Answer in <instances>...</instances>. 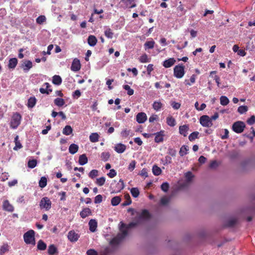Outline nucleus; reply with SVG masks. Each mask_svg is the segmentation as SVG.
Masks as SVG:
<instances>
[{
  "mask_svg": "<svg viewBox=\"0 0 255 255\" xmlns=\"http://www.w3.org/2000/svg\"><path fill=\"white\" fill-rule=\"evenodd\" d=\"M121 226L120 230L121 233H119L117 236L114 238L111 241L110 244L113 245H117L119 244L121 241L128 235V229L134 227L140 223L139 221L132 222L126 225L124 223L121 222Z\"/></svg>",
  "mask_w": 255,
  "mask_h": 255,
  "instance_id": "obj_1",
  "label": "nucleus"
},
{
  "mask_svg": "<svg viewBox=\"0 0 255 255\" xmlns=\"http://www.w3.org/2000/svg\"><path fill=\"white\" fill-rule=\"evenodd\" d=\"M23 240L27 245H35V232L33 230H30L23 235Z\"/></svg>",
  "mask_w": 255,
  "mask_h": 255,
  "instance_id": "obj_2",
  "label": "nucleus"
},
{
  "mask_svg": "<svg viewBox=\"0 0 255 255\" xmlns=\"http://www.w3.org/2000/svg\"><path fill=\"white\" fill-rule=\"evenodd\" d=\"M21 116L17 112L14 113L10 121V127L13 129L16 128L20 124Z\"/></svg>",
  "mask_w": 255,
  "mask_h": 255,
  "instance_id": "obj_3",
  "label": "nucleus"
},
{
  "mask_svg": "<svg viewBox=\"0 0 255 255\" xmlns=\"http://www.w3.org/2000/svg\"><path fill=\"white\" fill-rule=\"evenodd\" d=\"M51 201L47 197L42 198L39 202V207L41 209H45L46 211L49 210L51 208Z\"/></svg>",
  "mask_w": 255,
  "mask_h": 255,
  "instance_id": "obj_4",
  "label": "nucleus"
},
{
  "mask_svg": "<svg viewBox=\"0 0 255 255\" xmlns=\"http://www.w3.org/2000/svg\"><path fill=\"white\" fill-rule=\"evenodd\" d=\"M245 127L246 125L243 122L237 121L233 124L232 129L235 132L240 133L243 132Z\"/></svg>",
  "mask_w": 255,
  "mask_h": 255,
  "instance_id": "obj_5",
  "label": "nucleus"
},
{
  "mask_svg": "<svg viewBox=\"0 0 255 255\" xmlns=\"http://www.w3.org/2000/svg\"><path fill=\"white\" fill-rule=\"evenodd\" d=\"M185 74L184 66L182 64L176 65L174 68V76L177 78H181Z\"/></svg>",
  "mask_w": 255,
  "mask_h": 255,
  "instance_id": "obj_6",
  "label": "nucleus"
},
{
  "mask_svg": "<svg viewBox=\"0 0 255 255\" xmlns=\"http://www.w3.org/2000/svg\"><path fill=\"white\" fill-rule=\"evenodd\" d=\"M201 125L204 127H210L212 126V122L209 116L206 115L202 116L200 118Z\"/></svg>",
  "mask_w": 255,
  "mask_h": 255,
  "instance_id": "obj_7",
  "label": "nucleus"
},
{
  "mask_svg": "<svg viewBox=\"0 0 255 255\" xmlns=\"http://www.w3.org/2000/svg\"><path fill=\"white\" fill-rule=\"evenodd\" d=\"M67 237L71 242H76L80 238V235L76 233L74 230H71L68 232Z\"/></svg>",
  "mask_w": 255,
  "mask_h": 255,
  "instance_id": "obj_8",
  "label": "nucleus"
},
{
  "mask_svg": "<svg viewBox=\"0 0 255 255\" xmlns=\"http://www.w3.org/2000/svg\"><path fill=\"white\" fill-rule=\"evenodd\" d=\"M80 69L81 64L80 60L77 58L74 59L71 67V70L74 72H77Z\"/></svg>",
  "mask_w": 255,
  "mask_h": 255,
  "instance_id": "obj_9",
  "label": "nucleus"
},
{
  "mask_svg": "<svg viewBox=\"0 0 255 255\" xmlns=\"http://www.w3.org/2000/svg\"><path fill=\"white\" fill-rule=\"evenodd\" d=\"M2 209L3 210L9 212H12L14 211L13 206L10 204L7 200H4L3 202Z\"/></svg>",
  "mask_w": 255,
  "mask_h": 255,
  "instance_id": "obj_10",
  "label": "nucleus"
},
{
  "mask_svg": "<svg viewBox=\"0 0 255 255\" xmlns=\"http://www.w3.org/2000/svg\"><path fill=\"white\" fill-rule=\"evenodd\" d=\"M114 182L116 184V186L114 187V192L116 193H118L120 192L124 188L125 185L124 181L122 179H120L119 182L116 183V181L114 180Z\"/></svg>",
  "mask_w": 255,
  "mask_h": 255,
  "instance_id": "obj_11",
  "label": "nucleus"
},
{
  "mask_svg": "<svg viewBox=\"0 0 255 255\" xmlns=\"http://www.w3.org/2000/svg\"><path fill=\"white\" fill-rule=\"evenodd\" d=\"M147 120V116L145 113L143 112L139 113L136 116V120L139 124L144 123Z\"/></svg>",
  "mask_w": 255,
  "mask_h": 255,
  "instance_id": "obj_12",
  "label": "nucleus"
},
{
  "mask_svg": "<svg viewBox=\"0 0 255 255\" xmlns=\"http://www.w3.org/2000/svg\"><path fill=\"white\" fill-rule=\"evenodd\" d=\"M164 130H160V131L157 132L156 133H154V141L155 142L159 143L163 141V137L164 136Z\"/></svg>",
  "mask_w": 255,
  "mask_h": 255,
  "instance_id": "obj_13",
  "label": "nucleus"
},
{
  "mask_svg": "<svg viewBox=\"0 0 255 255\" xmlns=\"http://www.w3.org/2000/svg\"><path fill=\"white\" fill-rule=\"evenodd\" d=\"M186 11V10L184 8L183 5L180 1L179 2V5L176 8L177 15L178 16L181 17L185 14Z\"/></svg>",
  "mask_w": 255,
  "mask_h": 255,
  "instance_id": "obj_14",
  "label": "nucleus"
},
{
  "mask_svg": "<svg viewBox=\"0 0 255 255\" xmlns=\"http://www.w3.org/2000/svg\"><path fill=\"white\" fill-rule=\"evenodd\" d=\"M150 218V214L147 210H143L138 217V220L140 221L141 220H147Z\"/></svg>",
  "mask_w": 255,
  "mask_h": 255,
  "instance_id": "obj_15",
  "label": "nucleus"
},
{
  "mask_svg": "<svg viewBox=\"0 0 255 255\" xmlns=\"http://www.w3.org/2000/svg\"><path fill=\"white\" fill-rule=\"evenodd\" d=\"M175 62H176V61L174 59V58H170L167 60H165L163 62L162 65L165 68H169V67H171L172 66H173L174 64V63H175Z\"/></svg>",
  "mask_w": 255,
  "mask_h": 255,
  "instance_id": "obj_16",
  "label": "nucleus"
},
{
  "mask_svg": "<svg viewBox=\"0 0 255 255\" xmlns=\"http://www.w3.org/2000/svg\"><path fill=\"white\" fill-rule=\"evenodd\" d=\"M44 85L46 86V88H40L39 91L41 94H49L52 91V89H50V85L48 83H45Z\"/></svg>",
  "mask_w": 255,
  "mask_h": 255,
  "instance_id": "obj_17",
  "label": "nucleus"
},
{
  "mask_svg": "<svg viewBox=\"0 0 255 255\" xmlns=\"http://www.w3.org/2000/svg\"><path fill=\"white\" fill-rule=\"evenodd\" d=\"M126 149V146L122 143L117 144L115 146V150L119 153H123Z\"/></svg>",
  "mask_w": 255,
  "mask_h": 255,
  "instance_id": "obj_18",
  "label": "nucleus"
},
{
  "mask_svg": "<svg viewBox=\"0 0 255 255\" xmlns=\"http://www.w3.org/2000/svg\"><path fill=\"white\" fill-rule=\"evenodd\" d=\"M89 230L92 232H94L96 231L97 227V222L94 219H91L90 220L89 222Z\"/></svg>",
  "mask_w": 255,
  "mask_h": 255,
  "instance_id": "obj_19",
  "label": "nucleus"
},
{
  "mask_svg": "<svg viewBox=\"0 0 255 255\" xmlns=\"http://www.w3.org/2000/svg\"><path fill=\"white\" fill-rule=\"evenodd\" d=\"M189 130V127L186 125L181 126L179 127V130L180 134L183 135L184 136H186L187 135V131Z\"/></svg>",
  "mask_w": 255,
  "mask_h": 255,
  "instance_id": "obj_20",
  "label": "nucleus"
},
{
  "mask_svg": "<svg viewBox=\"0 0 255 255\" xmlns=\"http://www.w3.org/2000/svg\"><path fill=\"white\" fill-rule=\"evenodd\" d=\"M92 214L91 210L89 208H85L82 210V211L80 212V215L81 218H85L89 215Z\"/></svg>",
  "mask_w": 255,
  "mask_h": 255,
  "instance_id": "obj_21",
  "label": "nucleus"
},
{
  "mask_svg": "<svg viewBox=\"0 0 255 255\" xmlns=\"http://www.w3.org/2000/svg\"><path fill=\"white\" fill-rule=\"evenodd\" d=\"M22 68L23 71L25 72H27L29 70V69L32 67V63L31 61L29 60L25 61L22 64Z\"/></svg>",
  "mask_w": 255,
  "mask_h": 255,
  "instance_id": "obj_22",
  "label": "nucleus"
},
{
  "mask_svg": "<svg viewBox=\"0 0 255 255\" xmlns=\"http://www.w3.org/2000/svg\"><path fill=\"white\" fill-rule=\"evenodd\" d=\"M97 42V39L94 35H91L88 38V43L91 46H94Z\"/></svg>",
  "mask_w": 255,
  "mask_h": 255,
  "instance_id": "obj_23",
  "label": "nucleus"
},
{
  "mask_svg": "<svg viewBox=\"0 0 255 255\" xmlns=\"http://www.w3.org/2000/svg\"><path fill=\"white\" fill-rule=\"evenodd\" d=\"M47 252L49 255H54L55 254L58 253L57 248L54 245H50L48 247Z\"/></svg>",
  "mask_w": 255,
  "mask_h": 255,
  "instance_id": "obj_24",
  "label": "nucleus"
},
{
  "mask_svg": "<svg viewBox=\"0 0 255 255\" xmlns=\"http://www.w3.org/2000/svg\"><path fill=\"white\" fill-rule=\"evenodd\" d=\"M17 64V59L16 58H10L8 61V67L9 69H14Z\"/></svg>",
  "mask_w": 255,
  "mask_h": 255,
  "instance_id": "obj_25",
  "label": "nucleus"
},
{
  "mask_svg": "<svg viewBox=\"0 0 255 255\" xmlns=\"http://www.w3.org/2000/svg\"><path fill=\"white\" fill-rule=\"evenodd\" d=\"M163 104L160 101H154L152 104L153 109L156 111H159L162 107Z\"/></svg>",
  "mask_w": 255,
  "mask_h": 255,
  "instance_id": "obj_26",
  "label": "nucleus"
},
{
  "mask_svg": "<svg viewBox=\"0 0 255 255\" xmlns=\"http://www.w3.org/2000/svg\"><path fill=\"white\" fill-rule=\"evenodd\" d=\"M78 149H79V146L78 145L74 144V143H72L69 146V152L71 154H74L78 151Z\"/></svg>",
  "mask_w": 255,
  "mask_h": 255,
  "instance_id": "obj_27",
  "label": "nucleus"
},
{
  "mask_svg": "<svg viewBox=\"0 0 255 255\" xmlns=\"http://www.w3.org/2000/svg\"><path fill=\"white\" fill-rule=\"evenodd\" d=\"M78 162L81 165H85L88 162V158L85 154L80 155Z\"/></svg>",
  "mask_w": 255,
  "mask_h": 255,
  "instance_id": "obj_28",
  "label": "nucleus"
},
{
  "mask_svg": "<svg viewBox=\"0 0 255 255\" xmlns=\"http://www.w3.org/2000/svg\"><path fill=\"white\" fill-rule=\"evenodd\" d=\"M37 248L38 250L44 251L47 248V245L42 240H40L37 242Z\"/></svg>",
  "mask_w": 255,
  "mask_h": 255,
  "instance_id": "obj_29",
  "label": "nucleus"
},
{
  "mask_svg": "<svg viewBox=\"0 0 255 255\" xmlns=\"http://www.w3.org/2000/svg\"><path fill=\"white\" fill-rule=\"evenodd\" d=\"M189 150L188 146L187 145H182L179 150V153L181 156H183L187 154Z\"/></svg>",
  "mask_w": 255,
  "mask_h": 255,
  "instance_id": "obj_30",
  "label": "nucleus"
},
{
  "mask_svg": "<svg viewBox=\"0 0 255 255\" xmlns=\"http://www.w3.org/2000/svg\"><path fill=\"white\" fill-rule=\"evenodd\" d=\"M52 83L54 85H59L62 83V78L59 75H54L52 77Z\"/></svg>",
  "mask_w": 255,
  "mask_h": 255,
  "instance_id": "obj_31",
  "label": "nucleus"
},
{
  "mask_svg": "<svg viewBox=\"0 0 255 255\" xmlns=\"http://www.w3.org/2000/svg\"><path fill=\"white\" fill-rule=\"evenodd\" d=\"M72 132L73 129L72 127L69 125L66 126L62 131V133L66 135H69L71 134Z\"/></svg>",
  "mask_w": 255,
  "mask_h": 255,
  "instance_id": "obj_32",
  "label": "nucleus"
},
{
  "mask_svg": "<svg viewBox=\"0 0 255 255\" xmlns=\"http://www.w3.org/2000/svg\"><path fill=\"white\" fill-rule=\"evenodd\" d=\"M89 139L92 142H98L99 139V135L97 132L92 133L90 134Z\"/></svg>",
  "mask_w": 255,
  "mask_h": 255,
  "instance_id": "obj_33",
  "label": "nucleus"
},
{
  "mask_svg": "<svg viewBox=\"0 0 255 255\" xmlns=\"http://www.w3.org/2000/svg\"><path fill=\"white\" fill-rule=\"evenodd\" d=\"M166 123L170 127H174L176 125V121L172 116H168L166 118Z\"/></svg>",
  "mask_w": 255,
  "mask_h": 255,
  "instance_id": "obj_34",
  "label": "nucleus"
},
{
  "mask_svg": "<svg viewBox=\"0 0 255 255\" xmlns=\"http://www.w3.org/2000/svg\"><path fill=\"white\" fill-rule=\"evenodd\" d=\"M134 133L126 129L121 132V135L124 138H127L128 136H132Z\"/></svg>",
  "mask_w": 255,
  "mask_h": 255,
  "instance_id": "obj_35",
  "label": "nucleus"
},
{
  "mask_svg": "<svg viewBox=\"0 0 255 255\" xmlns=\"http://www.w3.org/2000/svg\"><path fill=\"white\" fill-rule=\"evenodd\" d=\"M54 103L58 107H62L65 104L64 100L59 98H56L54 100Z\"/></svg>",
  "mask_w": 255,
  "mask_h": 255,
  "instance_id": "obj_36",
  "label": "nucleus"
},
{
  "mask_svg": "<svg viewBox=\"0 0 255 255\" xmlns=\"http://www.w3.org/2000/svg\"><path fill=\"white\" fill-rule=\"evenodd\" d=\"M121 201V198L120 196H115L111 200V204L113 206H117Z\"/></svg>",
  "mask_w": 255,
  "mask_h": 255,
  "instance_id": "obj_37",
  "label": "nucleus"
},
{
  "mask_svg": "<svg viewBox=\"0 0 255 255\" xmlns=\"http://www.w3.org/2000/svg\"><path fill=\"white\" fill-rule=\"evenodd\" d=\"M18 136L16 135L14 137V142L15 144V146L13 147V150H17L18 149H20L22 148V146L20 143V141L18 140Z\"/></svg>",
  "mask_w": 255,
  "mask_h": 255,
  "instance_id": "obj_38",
  "label": "nucleus"
},
{
  "mask_svg": "<svg viewBox=\"0 0 255 255\" xmlns=\"http://www.w3.org/2000/svg\"><path fill=\"white\" fill-rule=\"evenodd\" d=\"M125 198L126 200L123 204V206H126L130 205L131 203V200L129 194L127 193L125 195Z\"/></svg>",
  "mask_w": 255,
  "mask_h": 255,
  "instance_id": "obj_39",
  "label": "nucleus"
},
{
  "mask_svg": "<svg viewBox=\"0 0 255 255\" xmlns=\"http://www.w3.org/2000/svg\"><path fill=\"white\" fill-rule=\"evenodd\" d=\"M152 172L154 175L158 176L161 173V169L157 165H154L152 167Z\"/></svg>",
  "mask_w": 255,
  "mask_h": 255,
  "instance_id": "obj_40",
  "label": "nucleus"
},
{
  "mask_svg": "<svg viewBox=\"0 0 255 255\" xmlns=\"http://www.w3.org/2000/svg\"><path fill=\"white\" fill-rule=\"evenodd\" d=\"M47 180L45 177L43 176V177H41V178L39 181V187H40L41 188L45 187L47 185Z\"/></svg>",
  "mask_w": 255,
  "mask_h": 255,
  "instance_id": "obj_41",
  "label": "nucleus"
},
{
  "mask_svg": "<svg viewBox=\"0 0 255 255\" xmlns=\"http://www.w3.org/2000/svg\"><path fill=\"white\" fill-rule=\"evenodd\" d=\"M36 102V100L35 97H30L28 100V107L33 108L35 105Z\"/></svg>",
  "mask_w": 255,
  "mask_h": 255,
  "instance_id": "obj_42",
  "label": "nucleus"
},
{
  "mask_svg": "<svg viewBox=\"0 0 255 255\" xmlns=\"http://www.w3.org/2000/svg\"><path fill=\"white\" fill-rule=\"evenodd\" d=\"M229 103V99L225 96H222L220 97V104L222 106H226Z\"/></svg>",
  "mask_w": 255,
  "mask_h": 255,
  "instance_id": "obj_43",
  "label": "nucleus"
},
{
  "mask_svg": "<svg viewBox=\"0 0 255 255\" xmlns=\"http://www.w3.org/2000/svg\"><path fill=\"white\" fill-rule=\"evenodd\" d=\"M199 132L198 131H194L192 132L188 137L189 140L190 141H193L195 140V139H197L198 138Z\"/></svg>",
  "mask_w": 255,
  "mask_h": 255,
  "instance_id": "obj_44",
  "label": "nucleus"
},
{
  "mask_svg": "<svg viewBox=\"0 0 255 255\" xmlns=\"http://www.w3.org/2000/svg\"><path fill=\"white\" fill-rule=\"evenodd\" d=\"M139 61L141 63H146L150 62V59L148 58L147 55L146 54H144L140 56Z\"/></svg>",
  "mask_w": 255,
  "mask_h": 255,
  "instance_id": "obj_45",
  "label": "nucleus"
},
{
  "mask_svg": "<svg viewBox=\"0 0 255 255\" xmlns=\"http://www.w3.org/2000/svg\"><path fill=\"white\" fill-rule=\"evenodd\" d=\"M130 193L132 195V196L136 198L139 196V191L137 188H132L130 189Z\"/></svg>",
  "mask_w": 255,
  "mask_h": 255,
  "instance_id": "obj_46",
  "label": "nucleus"
},
{
  "mask_svg": "<svg viewBox=\"0 0 255 255\" xmlns=\"http://www.w3.org/2000/svg\"><path fill=\"white\" fill-rule=\"evenodd\" d=\"M123 88L127 91V94L129 96H131L134 93V91L133 89H131L130 86L128 85H125L123 86Z\"/></svg>",
  "mask_w": 255,
  "mask_h": 255,
  "instance_id": "obj_47",
  "label": "nucleus"
},
{
  "mask_svg": "<svg viewBox=\"0 0 255 255\" xmlns=\"http://www.w3.org/2000/svg\"><path fill=\"white\" fill-rule=\"evenodd\" d=\"M154 44L155 42L153 40L146 41L144 43V46L145 47V49H152L154 47Z\"/></svg>",
  "mask_w": 255,
  "mask_h": 255,
  "instance_id": "obj_48",
  "label": "nucleus"
},
{
  "mask_svg": "<svg viewBox=\"0 0 255 255\" xmlns=\"http://www.w3.org/2000/svg\"><path fill=\"white\" fill-rule=\"evenodd\" d=\"M110 156V154L108 152H103L101 154V159L104 161L108 160Z\"/></svg>",
  "mask_w": 255,
  "mask_h": 255,
  "instance_id": "obj_49",
  "label": "nucleus"
},
{
  "mask_svg": "<svg viewBox=\"0 0 255 255\" xmlns=\"http://www.w3.org/2000/svg\"><path fill=\"white\" fill-rule=\"evenodd\" d=\"M106 181V178L104 177H101L99 178H97L96 181V183L100 186H102L104 185Z\"/></svg>",
  "mask_w": 255,
  "mask_h": 255,
  "instance_id": "obj_50",
  "label": "nucleus"
},
{
  "mask_svg": "<svg viewBox=\"0 0 255 255\" xmlns=\"http://www.w3.org/2000/svg\"><path fill=\"white\" fill-rule=\"evenodd\" d=\"M105 35L107 37L109 38H112L113 37L114 33L110 28H108L105 31Z\"/></svg>",
  "mask_w": 255,
  "mask_h": 255,
  "instance_id": "obj_51",
  "label": "nucleus"
},
{
  "mask_svg": "<svg viewBox=\"0 0 255 255\" xmlns=\"http://www.w3.org/2000/svg\"><path fill=\"white\" fill-rule=\"evenodd\" d=\"M8 245L4 244L0 248V255H2L8 251Z\"/></svg>",
  "mask_w": 255,
  "mask_h": 255,
  "instance_id": "obj_52",
  "label": "nucleus"
},
{
  "mask_svg": "<svg viewBox=\"0 0 255 255\" xmlns=\"http://www.w3.org/2000/svg\"><path fill=\"white\" fill-rule=\"evenodd\" d=\"M46 17L44 15H40L36 19V21L38 24H42L46 21Z\"/></svg>",
  "mask_w": 255,
  "mask_h": 255,
  "instance_id": "obj_53",
  "label": "nucleus"
},
{
  "mask_svg": "<svg viewBox=\"0 0 255 255\" xmlns=\"http://www.w3.org/2000/svg\"><path fill=\"white\" fill-rule=\"evenodd\" d=\"M248 107L246 106H241L238 109V112L241 114H243L245 113L248 111Z\"/></svg>",
  "mask_w": 255,
  "mask_h": 255,
  "instance_id": "obj_54",
  "label": "nucleus"
},
{
  "mask_svg": "<svg viewBox=\"0 0 255 255\" xmlns=\"http://www.w3.org/2000/svg\"><path fill=\"white\" fill-rule=\"evenodd\" d=\"M98 175V171L96 169L92 170L89 173V176L92 179H94Z\"/></svg>",
  "mask_w": 255,
  "mask_h": 255,
  "instance_id": "obj_55",
  "label": "nucleus"
},
{
  "mask_svg": "<svg viewBox=\"0 0 255 255\" xmlns=\"http://www.w3.org/2000/svg\"><path fill=\"white\" fill-rule=\"evenodd\" d=\"M37 165V161L35 159L30 160L28 162V167L30 168H34Z\"/></svg>",
  "mask_w": 255,
  "mask_h": 255,
  "instance_id": "obj_56",
  "label": "nucleus"
},
{
  "mask_svg": "<svg viewBox=\"0 0 255 255\" xmlns=\"http://www.w3.org/2000/svg\"><path fill=\"white\" fill-rule=\"evenodd\" d=\"M169 188V184L167 182H164L161 185V190L164 192H167Z\"/></svg>",
  "mask_w": 255,
  "mask_h": 255,
  "instance_id": "obj_57",
  "label": "nucleus"
},
{
  "mask_svg": "<svg viewBox=\"0 0 255 255\" xmlns=\"http://www.w3.org/2000/svg\"><path fill=\"white\" fill-rule=\"evenodd\" d=\"M185 178L187 182H190L192 178L194 177V175H193L192 173L190 171L187 172L185 174Z\"/></svg>",
  "mask_w": 255,
  "mask_h": 255,
  "instance_id": "obj_58",
  "label": "nucleus"
},
{
  "mask_svg": "<svg viewBox=\"0 0 255 255\" xmlns=\"http://www.w3.org/2000/svg\"><path fill=\"white\" fill-rule=\"evenodd\" d=\"M170 201V198H167L166 196H164L161 198L160 199V203L162 205H165L167 204Z\"/></svg>",
  "mask_w": 255,
  "mask_h": 255,
  "instance_id": "obj_59",
  "label": "nucleus"
},
{
  "mask_svg": "<svg viewBox=\"0 0 255 255\" xmlns=\"http://www.w3.org/2000/svg\"><path fill=\"white\" fill-rule=\"evenodd\" d=\"M171 106L174 109L178 110L180 108L181 104L179 103L175 102V101H171Z\"/></svg>",
  "mask_w": 255,
  "mask_h": 255,
  "instance_id": "obj_60",
  "label": "nucleus"
},
{
  "mask_svg": "<svg viewBox=\"0 0 255 255\" xmlns=\"http://www.w3.org/2000/svg\"><path fill=\"white\" fill-rule=\"evenodd\" d=\"M103 201V196L102 195L99 194L97 195L94 200V202L95 204H99L102 202Z\"/></svg>",
  "mask_w": 255,
  "mask_h": 255,
  "instance_id": "obj_61",
  "label": "nucleus"
},
{
  "mask_svg": "<svg viewBox=\"0 0 255 255\" xmlns=\"http://www.w3.org/2000/svg\"><path fill=\"white\" fill-rule=\"evenodd\" d=\"M107 175L110 178H112L116 176L117 172L115 169H112L110 170V172L107 174Z\"/></svg>",
  "mask_w": 255,
  "mask_h": 255,
  "instance_id": "obj_62",
  "label": "nucleus"
},
{
  "mask_svg": "<svg viewBox=\"0 0 255 255\" xmlns=\"http://www.w3.org/2000/svg\"><path fill=\"white\" fill-rule=\"evenodd\" d=\"M247 123L250 125H252L255 123V116H252L247 121Z\"/></svg>",
  "mask_w": 255,
  "mask_h": 255,
  "instance_id": "obj_63",
  "label": "nucleus"
},
{
  "mask_svg": "<svg viewBox=\"0 0 255 255\" xmlns=\"http://www.w3.org/2000/svg\"><path fill=\"white\" fill-rule=\"evenodd\" d=\"M87 255H98V253L94 249H90L87 251Z\"/></svg>",
  "mask_w": 255,
  "mask_h": 255,
  "instance_id": "obj_64",
  "label": "nucleus"
}]
</instances>
